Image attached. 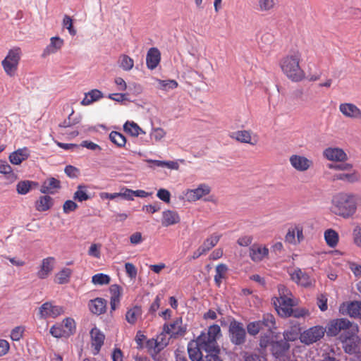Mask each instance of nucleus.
I'll return each mask as SVG.
<instances>
[{
    "instance_id": "obj_1",
    "label": "nucleus",
    "mask_w": 361,
    "mask_h": 361,
    "mask_svg": "<svg viewBox=\"0 0 361 361\" xmlns=\"http://www.w3.org/2000/svg\"><path fill=\"white\" fill-rule=\"evenodd\" d=\"M221 336V329L217 324L212 325L207 332H202L195 341L189 343L188 352L192 361H200L205 349H214L215 337Z\"/></svg>"
},
{
    "instance_id": "obj_2",
    "label": "nucleus",
    "mask_w": 361,
    "mask_h": 361,
    "mask_svg": "<svg viewBox=\"0 0 361 361\" xmlns=\"http://www.w3.org/2000/svg\"><path fill=\"white\" fill-rule=\"evenodd\" d=\"M361 203V197L348 192H339L335 195L331 200V212L337 216L344 219L353 216Z\"/></svg>"
},
{
    "instance_id": "obj_3",
    "label": "nucleus",
    "mask_w": 361,
    "mask_h": 361,
    "mask_svg": "<svg viewBox=\"0 0 361 361\" xmlns=\"http://www.w3.org/2000/svg\"><path fill=\"white\" fill-rule=\"evenodd\" d=\"M302 60L301 52L298 49H292L279 61L283 73L293 82H300L305 78V71L300 65Z\"/></svg>"
},
{
    "instance_id": "obj_4",
    "label": "nucleus",
    "mask_w": 361,
    "mask_h": 361,
    "mask_svg": "<svg viewBox=\"0 0 361 361\" xmlns=\"http://www.w3.org/2000/svg\"><path fill=\"white\" fill-rule=\"evenodd\" d=\"M328 336L334 337L340 335H348L349 333L357 334V324L350 322L348 319L340 318L329 321L325 327Z\"/></svg>"
},
{
    "instance_id": "obj_5",
    "label": "nucleus",
    "mask_w": 361,
    "mask_h": 361,
    "mask_svg": "<svg viewBox=\"0 0 361 361\" xmlns=\"http://www.w3.org/2000/svg\"><path fill=\"white\" fill-rule=\"evenodd\" d=\"M279 297L273 299L277 312L282 317L290 316L293 306V300L290 298L291 293L284 286H279Z\"/></svg>"
},
{
    "instance_id": "obj_6",
    "label": "nucleus",
    "mask_w": 361,
    "mask_h": 361,
    "mask_svg": "<svg viewBox=\"0 0 361 361\" xmlns=\"http://www.w3.org/2000/svg\"><path fill=\"white\" fill-rule=\"evenodd\" d=\"M21 54L20 48L14 47L8 51L6 56L1 61L4 72L9 77H14L16 75Z\"/></svg>"
},
{
    "instance_id": "obj_7",
    "label": "nucleus",
    "mask_w": 361,
    "mask_h": 361,
    "mask_svg": "<svg viewBox=\"0 0 361 361\" xmlns=\"http://www.w3.org/2000/svg\"><path fill=\"white\" fill-rule=\"evenodd\" d=\"M326 329L322 326H314L300 334V341L305 345H311L319 341L324 336Z\"/></svg>"
},
{
    "instance_id": "obj_8",
    "label": "nucleus",
    "mask_w": 361,
    "mask_h": 361,
    "mask_svg": "<svg viewBox=\"0 0 361 361\" xmlns=\"http://www.w3.org/2000/svg\"><path fill=\"white\" fill-rule=\"evenodd\" d=\"M229 337L232 343L239 345L245 342L246 332L241 322L235 319L231 321L229 324Z\"/></svg>"
},
{
    "instance_id": "obj_9",
    "label": "nucleus",
    "mask_w": 361,
    "mask_h": 361,
    "mask_svg": "<svg viewBox=\"0 0 361 361\" xmlns=\"http://www.w3.org/2000/svg\"><path fill=\"white\" fill-rule=\"evenodd\" d=\"M291 166L297 171L305 172L313 166V161L300 154H292L289 157Z\"/></svg>"
},
{
    "instance_id": "obj_10",
    "label": "nucleus",
    "mask_w": 361,
    "mask_h": 361,
    "mask_svg": "<svg viewBox=\"0 0 361 361\" xmlns=\"http://www.w3.org/2000/svg\"><path fill=\"white\" fill-rule=\"evenodd\" d=\"M305 240L302 225L298 224L290 227L285 235V241L291 245H298Z\"/></svg>"
},
{
    "instance_id": "obj_11",
    "label": "nucleus",
    "mask_w": 361,
    "mask_h": 361,
    "mask_svg": "<svg viewBox=\"0 0 361 361\" xmlns=\"http://www.w3.org/2000/svg\"><path fill=\"white\" fill-rule=\"evenodd\" d=\"M163 328L164 331L170 336V338L182 336L186 332V327L183 325L181 317L176 318L171 324H164Z\"/></svg>"
},
{
    "instance_id": "obj_12",
    "label": "nucleus",
    "mask_w": 361,
    "mask_h": 361,
    "mask_svg": "<svg viewBox=\"0 0 361 361\" xmlns=\"http://www.w3.org/2000/svg\"><path fill=\"white\" fill-rule=\"evenodd\" d=\"M290 279L298 285L307 288L313 286L314 281L300 268H295L289 272Z\"/></svg>"
},
{
    "instance_id": "obj_13",
    "label": "nucleus",
    "mask_w": 361,
    "mask_h": 361,
    "mask_svg": "<svg viewBox=\"0 0 361 361\" xmlns=\"http://www.w3.org/2000/svg\"><path fill=\"white\" fill-rule=\"evenodd\" d=\"M231 137L241 143L250 144L252 146L256 145L259 141V137L257 134H253L250 130H238L233 133Z\"/></svg>"
},
{
    "instance_id": "obj_14",
    "label": "nucleus",
    "mask_w": 361,
    "mask_h": 361,
    "mask_svg": "<svg viewBox=\"0 0 361 361\" xmlns=\"http://www.w3.org/2000/svg\"><path fill=\"white\" fill-rule=\"evenodd\" d=\"M210 192L211 188L205 183H202L197 188L188 189L184 194L189 202H195L209 195Z\"/></svg>"
},
{
    "instance_id": "obj_15",
    "label": "nucleus",
    "mask_w": 361,
    "mask_h": 361,
    "mask_svg": "<svg viewBox=\"0 0 361 361\" xmlns=\"http://www.w3.org/2000/svg\"><path fill=\"white\" fill-rule=\"evenodd\" d=\"M340 341L345 353H355L358 350L357 334L349 333L348 335H340Z\"/></svg>"
},
{
    "instance_id": "obj_16",
    "label": "nucleus",
    "mask_w": 361,
    "mask_h": 361,
    "mask_svg": "<svg viewBox=\"0 0 361 361\" xmlns=\"http://www.w3.org/2000/svg\"><path fill=\"white\" fill-rule=\"evenodd\" d=\"M339 312L354 318H361V302H343L340 305Z\"/></svg>"
},
{
    "instance_id": "obj_17",
    "label": "nucleus",
    "mask_w": 361,
    "mask_h": 361,
    "mask_svg": "<svg viewBox=\"0 0 361 361\" xmlns=\"http://www.w3.org/2000/svg\"><path fill=\"white\" fill-rule=\"evenodd\" d=\"M63 312V310L62 307L54 305L49 302L44 303L39 309V314L42 318H56Z\"/></svg>"
},
{
    "instance_id": "obj_18",
    "label": "nucleus",
    "mask_w": 361,
    "mask_h": 361,
    "mask_svg": "<svg viewBox=\"0 0 361 361\" xmlns=\"http://www.w3.org/2000/svg\"><path fill=\"white\" fill-rule=\"evenodd\" d=\"M324 157L329 160L336 162L345 161L348 159L346 153L341 148L329 147L323 152Z\"/></svg>"
},
{
    "instance_id": "obj_19",
    "label": "nucleus",
    "mask_w": 361,
    "mask_h": 361,
    "mask_svg": "<svg viewBox=\"0 0 361 361\" xmlns=\"http://www.w3.org/2000/svg\"><path fill=\"white\" fill-rule=\"evenodd\" d=\"M268 255L269 249L266 246L253 244L249 248V255L253 262H261L264 257H267Z\"/></svg>"
},
{
    "instance_id": "obj_20",
    "label": "nucleus",
    "mask_w": 361,
    "mask_h": 361,
    "mask_svg": "<svg viewBox=\"0 0 361 361\" xmlns=\"http://www.w3.org/2000/svg\"><path fill=\"white\" fill-rule=\"evenodd\" d=\"M56 260L53 257H48L42 261V264L37 276L40 279H44L51 273L54 268Z\"/></svg>"
},
{
    "instance_id": "obj_21",
    "label": "nucleus",
    "mask_w": 361,
    "mask_h": 361,
    "mask_svg": "<svg viewBox=\"0 0 361 361\" xmlns=\"http://www.w3.org/2000/svg\"><path fill=\"white\" fill-rule=\"evenodd\" d=\"M360 173L353 168L350 171L338 173L334 176V180H341L348 183H357L360 180Z\"/></svg>"
},
{
    "instance_id": "obj_22",
    "label": "nucleus",
    "mask_w": 361,
    "mask_h": 361,
    "mask_svg": "<svg viewBox=\"0 0 361 361\" xmlns=\"http://www.w3.org/2000/svg\"><path fill=\"white\" fill-rule=\"evenodd\" d=\"M339 110L347 118L353 119L361 118V110L354 104L342 103L339 105Z\"/></svg>"
},
{
    "instance_id": "obj_23",
    "label": "nucleus",
    "mask_w": 361,
    "mask_h": 361,
    "mask_svg": "<svg viewBox=\"0 0 361 361\" xmlns=\"http://www.w3.org/2000/svg\"><path fill=\"white\" fill-rule=\"evenodd\" d=\"M180 221V218L176 211L166 209L162 212L161 225L164 227H169L177 224Z\"/></svg>"
},
{
    "instance_id": "obj_24",
    "label": "nucleus",
    "mask_w": 361,
    "mask_h": 361,
    "mask_svg": "<svg viewBox=\"0 0 361 361\" xmlns=\"http://www.w3.org/2000/svg\"><path fill=\"white\" fill-rule=\"evenodd\" d=\"M161 60V53L156 47L150 48L146 56V64L149 69L154 70L157 67Z\"/></svg>"
},
{
    "instance_id": "obj_25",
    "label": "nucleus",
    "mask_w": 361,
    "mask_h": 361,
    "mask_svg": "<svg viewBox=\"0 0 361 361\" xmlns=\"http://www.w3.org/2000/svg\"><path fill=\"white\" fill-rule=\"evenodd\" d=\"M60 188V180L51 177L43 182L40 188V192L43 194H54Z\"/></svg>"
},
{
    "instance_id": "obj_26",
    "label": "nucleus",
    "mask_w": 361,
    "mask_h": 361,
    "mask_svg": "<svg viewBox=\"0 0 361 361\" xmlns=\"http://www.w3.org/2000/svg\"><path fill=\"white\" fill-rule=\"evenodd\" d=\"M30 157V151L27 147L20 148L13 152L8 157L9 161L14 165H19Z\"/></svg>"
},
{
    "instance_id": "obj_27",
    "label": "nucleus",
    "mask_w": 361,
    "mask_h": 361,
    "mask_svg": "<svg viewBox=\"0 0 361 361\" xmlns=\"http://www.w3.org/2000/svg\"><path fill=\"white\" fill-rule=\"evenodd\" d=\"M54 205V200L49 195L40 196L35 202V207L38 212H46Z\"/></svg>"
},
{
    "instance_id": "obj_28",
    "label": "nucleus",
    "mask_w": 361,
    "mask_h": 361,
    "mask_svg": "<svg viewBox=\"0 0 361 361\" xmlns=\"http://www.w3.org/2000/svg\"><path fill=\"white\" fill-rule=\"evenodd\" d=\"M90 310L96 314H101L105 312L106 302L104 299L97 298L89 302Z\"/></svg>"
},
{
    "instance_id": "obj_29",
    "label": "nucleus",
    "mask_w": 361,
    "mask_h": 361,
    "mask_svg": "<svg viewBox=\"0 0 361 361\" xmlns=\"http://www.w3.org/2000/svg\"><path fill=\"white\" fill-rule=\"evenodd\" d=\"M218 338L219 337H215L214 349H205L204 351V356L200 361H222V360L219 357L220 350L216 341Z\"/></svg>"
},
{
    "instance_id": "obj_30",
    "label": "nucleus",
    "mask_w": 361,
    "mask_h": 361,
    "mask_svg": "<svg viewBox=\"0 0 361 361\" xmlns=\"http://www.w3.org/2000/svg\"><path fill=\"white\" fill-rule=\"evenodd\" d=\"M90 334L92 338V345L94 347L96 350L95 354L98 353L101 347L104 344V335L96 328L92 329Z\"/></svg>"
},
{
    "instance_id": "obj_31",
    "label": "nucleus",
    "mask_w": 361,
    "mask_h": 361,
    "mask_svg": "<svg viewBox=\"0 0 361 361\" xmlns=\"http://www.w3.org/2000/svg\"><path fill=\"white\" fill-rule=\"evenodd\" d=\"M289 348L290 344L284 340L273 343L271 347L272 353L276 357H279L284 355Z\"/></svg>"
},
{
    "instance_id": "obj_32",
    "label": "nucleus",
    "mask_w": 361,
    "mask_h": 361,
    "mask_svg": "<svg viewBox=\"0 0 361 361\" xmlns=\"http://www.w3.org/2000/svg\"><path fill=\"white\" fill-rule=\"evenodd\" d=\"M103 97L102 92L97 90L94 89L91 91L85 93V97L81 102V104L84 106H87L93 103L94 102L98 101L101 98Z\"/></svg>"
},
{
    "instance_id": "obj_33",
    "label": "nucleus",
    "mask_w": 361,
    "mask_h": 361,
    "mask_svg": "<svg viewBox=\"0 0 361 361\" xmlns=\"http://www.w3.org/2000/svg\"><path fill=\"white\" fill-rule=\"evenodd\" d=\"M221 238V235L214 233L209 236H208L203 242L201 247L204 249L206 253H207L209 250H211L213 247H214L217 243H219L220 238Z\"/></svg>"
},
{
    "instance_id": "obj_34",
    "label": "nucleus",
    "mask_w": 361,
    "mask_h": 361,
    "mask_svg": "<svg viewBox=\"0 0 361 361\" xmlns=\"http://www.w3.org/2000/svg\"><path fill=\"white\" fill-rule=\"evenodd\" d=\"M63 45V39L59 37H52L50 39V44L47 47L44 53L47 54H54L58 51Z\"/></svg>"
},
{
    "instance_id": "obj_35",
    "label": "nucleus",
    "mask_w": 361,
    "mask_h": 361,
    "mask_svg": "<svg viewBox=\"0 0 361 361\" xmlns=\"http://www.w3.org/2000/svg\"><path fill=\"white\" fill-rule=\"evenodd\" d=\"M228 270V266L225 264H219L216 267L214 279L218 287L221 286L222 280L226 279Z\"/></svg>"
},
{
    "instance_id": "obj_36",
    "label": "nucleus",
    "mask_w": 361,
    "mask_h": 361,
    "mask_svg": "<svg viewBox=\"0 0 361 361\" xmlns=\"http://www.w3.org/2000/svg\"><path fill=\"white\" fill-rule=\"evenodd\" d=\"M324 239L328 246L335 247L338 243V233L334 229L329 228L324 232Z\"/></svg>"
},
{
    "instance_id": "obj_37",
    "label": "nucleus",
    "mask_w": 361,
    "mask_h": 361,
    "mask_svg": "<svg viewBox=\"0 0 361 361\" xmlns=\"http://www.w3.org/2000/svg\"><path fill=\"white\" fill-rule=\"evenodd\" d=\"M123 129L133 137H137L140 134H145V132L133 121H126L123 125Z\"/></svg>"
},
{
    "instance_id": "obj_38",
    "label": "nucleus",
    "mask_w": 361,
    "mask_h": 361,
    "mask_svg": "<svg viewBox=\"0 0 361 361\" xmlns=\"http://www.w3.org/2000/svg\"><path fill=\"white\" fill-rule=\"evenodd\" d=\"M72 270L69 268H63L59 271L55 276V282L58 284H66L70 281Z\"/></svg>"
},
{
    "instance_id": "obj_39",
    "label": "nucleus",
    "mask_w": 361,
    "mask_h": 361,
    "mask_svg": "<svg viewBox=\"0 0 361 361\" xmlns=\"http://www.w3.org/2000/svg\"><path fill=\"white\" fill-rule=\"evenodd\" d=\"M142 314V309L139 306H135L129 309L126 314V319L130 324H135L137 318Z\"/></svg>"
},
{
    "instance_id": "obj_40",
    "label": "nucleus",
    "mask_w": 361,
    "mask_h": 361,
    "mask_svg": "<svg viewBox=\"0 0 361 361\" xmlns=\"http://www.w3.org/2000/svg\"><path fill=\"white\" fill-rule=\"evenodd\" d=\"M276 6L275 0H258L256 6V10L259 12H269Z\"/></svg>"
},
{
    "instance_id": "obj_41",
    "label": "nucleus",
    "mask_w": 361,
    "mask_h": 361,
    "mask_svg": "<svg viewBox=\"0 0 361 361\" xmlns=\"http://www.w3.org/2000/svg\"><path fill=\"white\" fill-rule=\"evenodd\" d=\"M300 334V327L298 326H292L283 332L284 341H295L298 339Z\"/></svg>"
},
{
    "instance_id": "obj_42",
    "label": "nucleus",
    "mask_w": 361,
    "mask_h": 361,
    "mask_svg": "<svg viewBox=\"0 0 361 361\" xmlns=\"http://www.w3.org/2000/svg\"><path fill=\"white\" fill-rule=\"evenodd\" d=\"M37 183L30 180H21L16 185V190L20 195H25L30 192L32 185H37Z\"/></svg>"
},
{
    "instance_id": "obj_43",
    "label": "nucleus",
    "mask_w": 361,
    "mask_h": 361,
    "mask_svg": "<svg viewBox=\"0 0 361 361\" xmlns=\"http://www.w3.org/2000/svg\"><path fill=\"white\" fill-rule=\"evenodd\" d=\"M0 173L8 176L7 178L11 181L17 179V176L13 172L11 166L6 161L0 160Z\"/></svg>"
},
{
    "instance_id": "obj_44",
    "label": "nucleus",
    "mask_w": 361,
    "mask_h": 361,
    "mask_svg": "<svg viewBox=\"0 0 361 361\" xmlns=\"http://www.w3.org/2000/svg\"><path fill=\"white\" fill-rule=\"evenodd\" d=\"M110 140L118 147H123L126 143V137L117 131H112L109 134Z\"/></svg>"
},
{
    "instance_id": "obj_45",
    "label": "nucleus",
    "mask_w": 361,
    "mask_h": 361,
    "mask_svg": "<svg viewBox=\"0 0 361 361\" xmlns=\"http://www.w3.org/2000/svg\"><path fill=\"white\" fill-rule=\"evenodd\" d=\"M50 334L56 338L69 337L68 332L64 329L63 324H56L51 327Z\"/></svg>"
},
{
    "instance_id": "obj_46",
    "label": "nucleus",
    "mask_w": 361,
    "mask_h": 361,
    "mask_svg": "<svg viewBox=\"0 0 361 361\" xmlns=\"http://www.w3.org/2000/svg\"><path fill=\"white\" fill-rule=\"evenodd\" d=\"M262 323V326H266L269 331H271L273 329H276L275 318L271 314H264L262 320H259Z\"/></svg>"
},
{
    "instance_id": "obj_47",
    "label": "nucleus",
    "mask_w": 361,
    "mask_h": 361,
    "mask_svg": "<svg viewBox=\"0 0 361 361\" xmlns=\"http://www.w3.org/2000/svg\"><path fill=\"white\" fill-rule=\"evenodd\" d=\"M73 199L79 202H82L90 199V196L87 193L86 186L79 185L78 189L74 193Z\"/></svg>"
},
{
    "instance_id": "obj_48",
    "label": "nucleus",
    "mask_w": 361,
    "mask_h": 361,
    "mask_svg": "<svg viewBox=\"0 0 361 361\" xmlns=\"http://www.w3.org/2000/svg\"><path fill=\"white\" fill-rule=\"evenodd\" d=\"M121 64L120 66L124 71H130L134 66V61L132 58L128 56V55L123 54L120 57Z\"/></svg>"
},
{
    "instance_id": "obj_49",
    "label": "nucleus",
    "mask_w": 361,
    "mask_h": 361,
    "mask_svg": "<svg viewBox=\"0 0 361 361\" xmlns=\"http://www.w3.org/2000/svg\"><path fill=\"white\" fill-rule=\"evenodd\" d=\"M159 85V88L162 90L167 91L169 90H173L178 87V84L175 80H157Z\"/></svg>"
},
{
    "instance_id": "obj_50",
    "label": "nucleus",
    "mask_w": 361,
    "mask_h": 361,
    "mask_svg": "<svg viewBox=\"0 0 361 361\" xmlns=\"http://www.w3.org/2000/svg\"><path fill=\"white\" fill-rule=\"evenodd\" d=\"M109 276L104 274H97L92 277V282L95 285H106L110 282Z\"/></svg>"
},
{
    "instance_id": "obj_51",
    "label": "nucleus",
    "mask_w": 361,
    "mask_h": 361,
    "mask_svg": "<svg viewBox=\"0 0 361 361\" xmlns=\"http://www.w3.org/2000/svg\"><path fill=\"white\" fill-rule=\"evenodd\" d=\"M353 164L350 163H345V161L341 162L340 164H329L328 168L330 169L341 171V172L348 171L353 169Z\"/></svg>"
},
{
    "instance_id": "obj_52",
    "label": "nucleus",
    "mask_w": 361,
    "mask_h": 361,
    "mask_svg": "<svg viewBox=\"0 0 361 361\" xmlns=\"http://www.w3.org/2000/svg\"><path fill=\"white\" fill-rule=\"evenodd\" d=\"M166 135V131L161 128H152L150 133V138L155 142L161 141Z\"/></svg>"
},
{
    "instance_id": "obj_53",
    "label": "nucleus",
    "mask_w": 361,
    "mask_h": 361,
    "mask_svg": "<svg viewBox=\"0 0 361 361\" xmlns=\"http://www.w3.org/2000/svg\"><path fill=\"white\" fill-rule=\"evenodd\" d=\"M262 323L259 321L250 322L247 326V330L250 335L255 336L262 329Z\"/></svg>"
},
{
    "instance_id": "obj_54",
    "label": "nucleus",
    "mask_w": 361,
    "mask_h": 361,
    "mask_svg": "<svg viewBox=\"0 0 361 361\" xmlns=\"http://www.w3.org/2000/svg\"><path fill=\"white\" fill-rule=\"evenodd\" d=\"M24 331L25 327L23 326L15 327L11 332V338L15 341H20L23 336Z\"/></svg>"
},
{
    "instance_id": "obj_55",
    "label": "nucleus",
    "mask_w": 361,
    "mask_h": 361,
    "mask_svg": "<svg viewBox=\"0 0 361 361\" xmlns=\"http://www.w3.org/2000/svg\"><path fill=\"white\" fill-rule=\"evenodd\" d=\"M61 324H63L64 329L71 336L73 334L75 329V323L73 319L68 317L63 320Z\"/></svg>"
},
{
    "instance_id": "obj_56",
    "label": "nucleus",
    "mask_w": 361,
    "mask_h": 361,
    "mask_svg": "<svg viewBox=\"0 0 361 361\" xmlns=\"http://www.w3.org/2000/svg\"><path fill=\"white\" fill-rule=\"evenodd\" d=\"M125 269L126 274L129 278H130L131 279H134L136 278L137 275V269L133 264L130 262H126L125 264Z\"/></svg>"
},
{
    "instance_id": "obj_57",
    "label": "nucleus",
    "mask_w": 361,
    "mask_h": 361,
    "mask_svg": "<svg viewBox=\"0 0 361 361\" xmlns=\"http://www.w3.org/2000/svg\"><path fill=\"white\" fill-rule=\"evenodd\" d=\"M101 247L99 244L93 243L90 245L88 250V255L97 259L101 257Z\"/></svg>"
},
{
    "instance_id": "obj_58",
    "label": "nucleus",
    "mask_w": 361,
    "mask_h": 361,
    "mask_svg": "<svg viewBox=\"0 0 361 361\" xmlns=\"http://www.w3.org/2000/svg\"><path fill=\"white\" fill-rule=\"evenodd\" d=\"M353 240L354 244L361 248V227L356 226L353 230Z\"/></svg>"
},
{
    "instance_id": "obj_59",
    "label": "nucleus",
    "mask_w": 361,
    "mask_h": 361,
    "mask_svg": "<svg viewBox=\"0 0 361 361\" xmlns=\"http://www.w3.org/2000/svg\"><path fill=\"white\" fill-rule=\"evenodd\" d=\"M146 348L149 353L154 352L155 353H159L161 349L159 348V344L157 339L151 338L147 341Z\"/></svg>"
},
{
    "instance_id": "obj_60",
    "label": "nucleus",
    "mask_w": 361,
    "mask_h": 361,
    "mask_svg": "<svg viewBox=\"0 0 361 361\" xmlns=\"http://www.w3.org/2000/svg\"><path fill=\"white\" fill-rule=\"evenodd\" d=\"M166 332L163 330L156 338L159 344V348L161 350L164 349L169 343V338H166Z\"/></svg>"
},
{
    "instance_id": "obj_61",
    "label": "nucleus",
    "mask_w": 361,
    "mask_h": 361,
    "mask_svg": "<svg viewBox=\"0 0 361 361\" xmlns=\"http://www.w3.org/2000/svg\"><path fill=\"white\" fill-rule=\"evenodd\" d=\"M63 26H65L68 29L69 33L71 35H75L76 34V30L73 28V20L70 16L67 15L64 16L63 20Z\"/></svg>"
},
{
    "instance_id": "obj_62",
    "label": "nucleus",
    "mask_w": 361,
    "mask_h": 361,
    "mask_svg": "<svg viewBox=\"0 0 361 361\" xmlns=\"http://www.w3.org/2000/svg\"><path fill=\"white\" fill-rule=\"evenodd\" d=\"M157 196L159 199L164 201V202H170L171 193L166 189H159L157 193Z\"/></svg>"
},
{
    "instance_id": "obj_63",
    "label": "nucleus",
    "mask_w": 361,
    "mask_h": 361,
    "mask_svg": "<svg viewBox=\"0 0 361 361\" xmlns=\"http://www.w3.org/2000/svg\"><path fill=\"white\" fill-rule=\"evenodd\" d=\"M78 208V204L73 200H66L63 205V211L65 214H68L75 211Z\"/></svg>"
},
{
    "instance_id": "obj_64",
    "label": "nucleus",
    "mask_w": 361,
    "mask_h": 361,
    "mask_svg": "<svg viewBox=\"0 0 361 361\" xmlns=\"http://www.w3.org/2000/svg\"><path fill=\"white\" fill-rule=\"evenodd\" d=\"M244 361H267L266 357L257 354L245 353Z\"/></svg>"
}]
</instances>
